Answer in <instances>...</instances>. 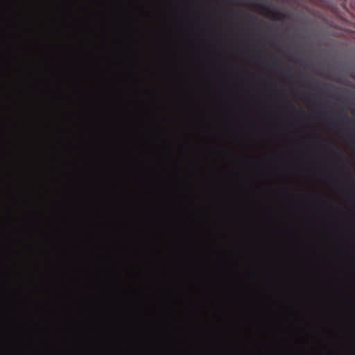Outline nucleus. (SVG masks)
I'll use <instances>...</instances> for the list:
<instances>
[{
	"instance_id": "2",
	"label": "nucleus",
	"mask_w": 355,
	"mask_h": 355,
	"mask_svg": "<svg viewBox=\"0 0 355 355\" xmlns=\"http://www.w3.org/2000/svg\"><path fill=\"white\" fill-rule=\"evenodd\" d=\"M342 116L343 119H346V120H348V121H352L345 114L343 113L342 114Z\"/></svg>"
},
{
	"instance_id": "3",
	"label": "nucleus",
	"mask_w": 355,
	"mask_h": 355,
	"mask_svg": "<svg viewBox=\"0 0 355 355\" xmlns=\"http://www.w3.org/2000/svg\"><path fill=\"white\" fill-rule=\"evenodd\" d=\"M305 99H306V101H310L309 96H305Z\"/></svg>"
},
{
	"instance_id": "4",
	"label": "nucleus",
	"mask_w": 355,
	"mask_h": 355,
	"mask_svg": "<svg viewBox=\"0 0 355 355\" xmlns=\"http://www.w3.org/2000/svg\"><path fill=\"white\" fill-rule=\"evenodd\" d=\"M335 155H338L339 157H342V155H341V154H335Z\"/></svg>"
},
{
	"instance_id": "1",
	"label": "nucleus",
	"mask_w": 355,
	"mask_h": 355,
	"mask_svg": "<svg viewBox=\"0 0 355 355\" xmlns=\"http://www.w3.org/2000/svg\"><path fill=\"white\" fill-rule=\"evenodd\" d=\"M256 6L263 12H266L267 16L273 20L281 21L286 18V15L282 12L272 8L267 4L256 3Z\"/></svg>"
},
{
	"instance_id": "5",
	"label": "nucleus",
	"mask_w": 355,
	"mask_h": 355,
	"mask_svg": "<svg viewBox=\"0 0 355 355\" xmlns=\"http://www.w3.org/2000/svg\"><path fill=\"white\" fill-rule=\"evenodd\" d=\"M248 18L249 19H253L252 17H250V16H248Z\"/></svg>"
}]
</instances>
